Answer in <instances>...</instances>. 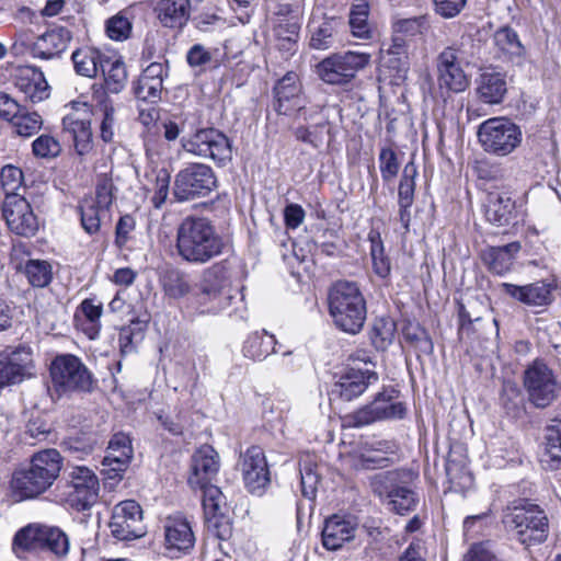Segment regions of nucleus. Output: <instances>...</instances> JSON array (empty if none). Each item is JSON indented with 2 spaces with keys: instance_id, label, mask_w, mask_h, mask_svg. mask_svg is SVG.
<instances>
[{
  "instance_id": "obj_63",
  "label": "nucleus",
  "mask_w": 561,
  "mask_h": 561,
  "mask_svg": "<svg viewBox=\"0 0 561 561\" xmlns=\"http://www.w3.org/2000/svg\"><path fill=\"white\" fill-rule=\"evenodd\" d=\"M379 168L382 180L389 182L399 172V163L396 152L391 148H382L379 153Z\"/></svg>"
},
{
  "instance_id": "obj_52",
  "label": "nucleus",
  "mask_w": 561,
  "mask_h": 561,
  "mask_svg": "<svg viewBox=\"0 0 561 561\" xmlns=\"http://www.w3.org/2000/svg\"><path fill=\"white\" fill-rule=\"evenodd\" d=\"M371 243L370 255L375 273L386 278L390 274V260L385 255L383 245L379 232L371 231L368 236Z\"/></svg>"
},
{
  "instance_id": "obj_55",
  "label": "nucleus",
  "mask_w": 561,
  "mask_h": 561,
  "mask_svg": "<svg viewBox=\"0 0 561 561\" xmlns=\"http://www.w3.org/2000/svg\"><path fill=\"white\" fill-rule=\"evenodd\" d=\"M48 550L57 557H65L69 551L68 536L57 527L45 526L43 551Z\"/></svg>"
},
{
  "instance_id": "obj_12",
  "label": "nucleus",
  "mask_w": 561,
  "mask_h": 561,
  "mask_svg": "<svg viewBox=\"0 0 561 561\" xmlns=\"http://www.w3.org/2000/svg\"><path fill=\"white\" fill-rule=\"evenodd\" d=\"M231 265L222 260L202 271L197 285V299L201 305L211 304L207 311L217 312L222 307L225 289L230 286Z\"/></svg>"
},
{
  "instance_id": "obj_30",
  "label": "nucleus",
  "mask_w": 561,
  "mask_h": 561,
  "mask_svg": "<svg viewBox=\"0 0 561 561\" xmlns=\"http://www.w3.org/2000/svg\"><path fill=\"white\" fill-rule=\"evenodd\" d=\"M477 95L480 101L490 105L501 104L507 93L505 77L500 72L486 71L477 79Z\"/></svg>"
},
{
  "instance_id": "obj_32",
  "label": "nucleus",
  "mask_w": 561,
  "mask_h": 561,
  "mask_svg": "<svg viewBox=\"0 0 561 561\" xmlns=\"http://www.w3.org/2000/svg\"><path fill=\"white\" fill-rule=\"evenodd\" d=\"M343 26L341 20L329 19L320 23L312 22L310 28V46L314 49H329L342 42L340 28Z\"/></svg>"
},
{
  "instance_id": "obj_25",
  "label": "nucleus",
  "mask_w": 561,
  "mask_h": 561,
  "mask_svg": "<svg viewBox=\"0 0 561 561\" xmlns=\"http://www.w3.org/2000/svg\"><path fill=\"white\" fill-rule=\"evenodd\" d=\"M71 38L72 35L68 28L64 26L50 27L33 43L32 55L41 59L59 57L67 49Z\"/></svg>"
},
{
  "instance_id": "obj_33",
  "label": "nucleus",
  "mask_w": 561,
  "mask_h": 561,
  "mask_svg": "<svg viewBox=\"0 0 561 561\" xmlns=\"http://www.w3.org/2000/svg\"><path fill=\"white\" fill-rule=\"evenodd\" d=\"M485 217L499 227L511 225L516 218L515 201L506 194H490Z\"/></svg>"
},
{
  "instance_id": "obj_38",
  "label": "nucleus",
  "mask_w": 561,
  "mask_h": 561,
  "mask_svg": "<svg viewBox=\"0 0 561 561\" xmlns=\"http://www.w3.org/2000/svg\"><path fill=\"white\" fill-rule=\"evenodd\" d=\"M45 526L28 525L20 529L13 538L12 547L16 554L20 552L43 551Z\"/></svg>"
},
{
  "instance_id": "obj_21",
  "label": "nucleus",
  "mask_w": 561,
  "mask_h": 561,
  "mask_svg": "<svg viewBox=\"0 0 561 561\" xmlns=\"http://www.w3.org/2000/svg\"><path fill=\"white\" fill-rule=\"evenodd\" d=\"M449 53L440 51L436 58L438 88L442 92L459 93L469 87V79L462 69L463 64Z\"/></svg>"
},
{
  "instance_id": "obj_15",
  "label": "nucleus",
  "mask_w": 561,
  "mask_h": 561,
  "mask_svg": "<svg viewBox=\"0 0 561 561\" xmlns=\"http://www.w3.org/2000/svg\"><path fill=\"white\" fill-rule=\"evenodd\" d=\"M2 215L9 229L21 237H33L39 224L31 204L20 194L5 196L2 205Z\"/></svg>"
},
{
  "instance_id": "obj_46",
  "label": "nucleus",
  "mask_w": 561,
  "mask_h": 561,
  "mask_svg": "<svg viewBox=\"0 0 561 561\" xmlns=\"http://www.w3.org/2000/svg\"><path fill=\"white\" fill-rule=\"evenodd\" d=\"M24 274L33 287L43 288L53 279L51 265L44 260H28L24 265Z\"/></svg>"
},
{
  "instance_id": "obj_49",
  "label": "nucleus",
  "mask_w": 561,
  "mask_h": 561,
  "mask_svg": "<svg viewBox=\"0 0 561 561\" xmlns=\"http://www.w3.org/2000/svg\"><path fill=\"white\" fill-rule=\"evenodd\" d=\"M500 403L506 413L518 417L523 412V397L515 382L504 381L500 394Z\"/></svg>"
},
{
  "instance_id": "obj_62",
  "label": "nucleus",
  "mask_w": 561,
  "mask_h": 561,
  "mask_svg": "<svg viewBox=\"0 0 561 561\" xmlns=\"http://www.w3.org/2000/svg\"><path fill=\"white\" fill-rule=\"evenodd\" d=\"M134 450L131 453H125L121 450H106V455L103 458L102 465L108 468V471L114 472V477L119 476L124 472L130 463Z\"/></svg>"
},
{
  "instance_id": "obj_8",
  "label": "nucleus",
  "mask_w": 561,
  "mask_h": 561,
  "mask_svg": "<svg viewBox=\"0 0 561 561\" xmlns=\"http://www.w3.org/2000/svg\"><path fill=\"white\" fill-rule=\"evenodd\" d=\"M371 55L365 51H345L328 56L317 66L319 78L328 84L350 83L358 71L370 64Z\"/></svg>"
},
{
  "instance_id": "obj_1",
  "label": "nucleus",
  "mask_w": 561,
  "mask_h": 561,
  "mask_svg": "<svg viewBox=\"0 0 561 561\" xmlns=\"http://www.w3.org/2000/svg\"><path fill=\"white\" fill-rule=\"evenodd\" d=\"M226 243L213 221L203 216H186L176 228L179 256L193 265H203L224 253Z\"/></svg>"
},
{
  "instance_id": "obj_20",
  "label": "nucleus",
  "mask_w": 561,
  "mask_h": 561,
  "mask_svg": "<svg viewBox=\"0 0 561 561\" xmlns=\"http://www.w3.org/2000/svg\"><path fill=\"white\" fill-rule=\"evenodd\" d=\"M220 460L210 445H203L192 456L191 473L187 482L192 489L213 483L218 474Z\"/></svg>"
},
{
  "instance_id": "obj_43",
  "label": "nucleus",
  "mask_w": 561,
  "mask_h": 561,
  "mask_svg": "<svg viewBox=\"0 0 561 561\" xmlns=\"http://www.w3.org/2000/svg\"><path fill=\"white\" fill-rule=\"evenodd\" d=\"M369 7L365 0H356L350 13V28L353 36L358 38H370L371 28L368 23Z\"/></svg>"
},
{
  "instance_id": "obj_2",
  "label": "nucleus",
  "mask_w": 561,
  "mask_h": 561,
  "mask_svg": "<svg viewBox=\"0 0 561 561\" xmlns=\"http://www.w3.org/2000/svg\"><path fill=\"white\" fill-rule=\"evenodd\" d=\"M61 456L56 449H45L33 455L30 463L15 470L10 481L16 501L33 499L47 491L59 477Z\"/></svg>"
},
{
  "instance_id": "obj_23",
  "label": "nucleus",
  "mask_w": 561,
  "mask_h": 561,
  "mask_svg": "<svg viewBox=\"0 0 561 561\" xmlns=\"http://www.w3.org/2000/svg\"><path fill=\"white\" fill-rule=\"evenodd\" d=\"M301 87L299 77L294 71H288L274 85L273 108L279 115H289L293 111L302 107L300 102Z\"/></svg>"
},
{
  "instance_id": "obj_41",
  "label": "nucleus",
  "mask_w": 561,
  "mask_h": 561,
  "mask_svg": "<svg viewBox=\"0 0 561 561\" xmlns=\"http://www.w3.org/2000/svg\"><path fill=\"white\" fill-rule=\"evenodd\" d=\"M396 332V322L389 317H380L374 320L369 339L376 350L385 351L392 344Z\"/></svg>"
},
{
  "instance_id": "obj_26",
  "label": "nucleus",
  "mask_w": 561,
  "mask_h": 561,
  "mask_svg": "<svg viewBox=\"0 0 561 561\" xmlns=\"http://www.w3.org/2000/svg\"><path fill=\"white\" fill-rule=\"evenodd\" d=\"M501 286L506 295L527 306L542 307L552 302L553 286L543 280L524 286L503 283Z\"/></svg>"
},
{
  "instance_id": "obj_22",
  "label": "nucleus",
  "mask_w": 561,
  "mask_h": 561,
  "mask_svg": "<svg viewBox=\"0 0 561 561\" xmlns=\"http://www.w3.org/2000/svg\"><path fill=\"white\" fill-rule=\"evenodd\" d=\"M13 80L15 88L24 94L25 100L34 104L49 98L50 87L42 70L34 66L16 68Z\"/></svg>"
},
{
  "instance_id": "obj_19",
  "label": "nucleus",
  "mask_w": 561,
  "mask_h": 561,
  "mask_svg": "<svg viewBox=\"0 0 561 561\" xmlns=\"http://www.w3.org/2000/svg\"><path fill=\"white\" fill-rule=\"evenodd\" d=\"M377 381L378 374L374 369L350 367L333 385L331 392L345 401H351L363 394L368 386Z\"/></svg>"
},
{
  "instance_id": "obj_44",
  "label": "nucleus",
  "mask_w": 561,
  "mask_h": 561,
  "mask_svg": "<svg viewBox=\"0 0 561 561\" xmlns=\"http://www.w3.org/2000/svg\"><path fill=\"white\" fill-rule=\"evenodd\" d=\"M300 25L296 21H286L275 27L277 48L287 55H291L297 49Z\"/></svg>"
},
{
  "instance_id": "obj_59",
  "label": "nucleus",
  "mask_w": 561,
  "mask_h": 561,
  "mask_svg": "<svg viewBox=\"0 0 561 561\" xmlns=\"http://www.w3.org/2000/svg\"><path fill=\"white\" fill-rule=\"evenodd\" d=\"M114 184L112 179L107 174H101L98 176L95 186V197L84 198L85 201H93L99 207L107 209L115 198L114 196Z\"/></svg>"
},
{
  "instance_id": "obj_61",
  "label": "nucleus",
  "mask_w": 561,
  "mask_h": 561,
  "mask_svg": "<svg viewBox=\"0 0 561 561\" xmlns=\"http://www.w3.org/2000/svg\"><path fill=\"white\" fill-rule=\"evenodd\" d=\"M301 491L304 496L313 497L320 481L317 466L305 461L300 467Z\"/></svg>"
},
{
  "instance_id": "obj_60",
  "label": "nucleus",
  "mask_w": 561,
  "mask_h": 561,
  "mask_svg": "<svg viewBox=\"0 0 561 561\" xmlns=\"http://www.w3.org/2000/svg\"><path fill=\"white\" fill-rule=\"evenodd\" d=\"M0 181L5 196L18 194L16 191L23 183V172L18 167L7 164L1 169Z\"/></svg>"
},
{
  "instance_id": "obj_39",
  "label": "nucleus",
  "mask_w": 561,
  "mask_h": 561,
  "mask_svg": "<svg viewBox=\"0 0 561 561\" xmlns=\"http://www.w3.org/2000/svg\"><path fill=\"white\" fill-rule=\"evenodd\" d=\"M81 226L89 234L100 231L101 226L110 220V211L99 207L93 201L83 199L79 206Z\"/></svg>"
},
{
  "instance_id": "obj_34",
  "label": "nucleus",
  "mask_w": 561,
  "mask_h": 561,
  "mask_svg": "<svg viewBox=\"0 0 561 561\" xmlns=\"http://www.w3.org/2000/svg\"><path fill=\"white\" fill-rule=\"evenodd\" d=\"M158 19L165 27H182L191 13L190 0H160L157 4Z\"/></svg>"
},
{
  "instance_id": "obj_18",
  "label": "nucleus",
  "mask_w": 561,
  "mask_h": 561,
  "mask_svg": "<svg viewBox=\"0 0 561 561\" xmlns=\"http://www.w3.org/2000/svg\"><path fill=\"white\" fill-rule=\"evenodd\" d=\"M62 131L72 140L78 154L84 156L93 148L91 121L87 104L62 118Z\"/></svg>"
},
{
  "instance_id": "obj_9",
  "label": "nucleus",
  "mask_w": 561,
  "mask_h": 561,
  "mask_svg": "<svg viewBox=\"0 0 561 561\" xmlns=\"http://www.w3.org/2000/svg\"><path fill=\"white\" fill-rule=\"evenodd\" d=\"M217 186V179L209 165L190 163L178 172L173 195L178 202H187L208 196Z\"/></svg>"
},
{
  "instance_id": "obj_7",
  "label": "nucleus",
  "mask_w": 561,
  "mask_h": 561,
  "mask_svg": "<svg viewBox=\"0 0 561 561\" xmlns=\"http://www.w3.org/2000/svg\"><path fill=\"white\" fill-rule=\"evenodd\" d=\"M53 389L59 394L90 392L93 376L81 359L71 354L57 356L50 365Z\"/></svg>"
},
{
  "instance_id": "obj_58",
  "label": "nucleus",
  "mask_w": 561,
  "mask_h": 561,
  "mask_svg": "<svg viewBox=\"0 0 561 561\" xmlns=\"http://www.w3.org/2000/svg\"><path fill=\"white\" fill-rule=\"evenodd\" d=\"M204 519L205 526L211 536L220 540H226L231 536L232 525L225 512L206 515Z\"/></svg>"
},
{
  "instance_id": "obj_54",
  "label": "nucleus",
  "mask_w": 561,
  "mask_h": 561,
  "mask_svg": "<svg viewBox=\"0 0 561 561\" xmlns=\"http://www.w3.org/2000/svg\"><path fill=\"white\" fill-rule=\"evenodd\" d=\"M197 489L203 492L202 504L204 508V516L224 512L226 510V496L217 485L207 483L204 486H197Z\"/></svg>"
},
{
  "instance_id": "obj_50",
  "label": "nucleus",
  "mask_w": 561,
  "mask_h": 561,
  "mask_svg": "<svg viewBox=\"0 0 561 561\" xmlns=\"http://www.w3.org/2000/svg\"><path fill=\"white\" fill-rule=\"evenodd\" d=\"M404 340L421 352L428 354L433 352V342L428 333L419 323L408 321L402 328Z\"/></svg>"
},
{
  "instance_id": "obj_14",
  "label": "nucleus",
  "mask_w": 561,
  "mask_h": 561,
  "mask_svg": "<svg viewBox=\"0 0 561 561\" xmlns=\"http://www.w3.org/2000/svg\"><path fill=\"white\" fill-rule=\"evenodd\" d=\"M112 535L118 540H134L146 534L141 506L134 500L116 504L110 522Z\"/></svg>"
},
{
  "instance_id": "obj_4",
  "label": "nucleus",
  "mask_w": 561,
  "mask_h": 561,
  "mask_svg": "<svg viewBox=\"0 0 561 561\" xmlns=\"http://www.w3.org/2000/svg\"><path fill=\"white\" fill-rule=\"evenodd\" d=\"M329 311L334 324L350 334L362 331L367 318L366 299L355 282L339 280L329 291Z\"/></svg>"
},
{
  "instance_id": "obj_64",
  "label": "nucleus",
  "mask_w": 561,
  "mask_h": 561,
  "mask_svg": "<svg viewBox=\"0 0 561 561\" xmlns=\"http://www.w3.org/2000/svg\"><path fill=\"white\" fill-rule=\"evenodd\" d=\"M130 31V21L122 14H116L106 22V33L108 37L114 41H124L128 38Z\"/></svg>"
},
{
  "instance_id": "obj_11",
  "label": "nucleus",
  "mask_w": 561,
  "mask_h": 561,
  "mask_svg": "<svg viewBox=\"0 0 561 561\" xmlns=\"http://www.w3.org/2000/svg\"><path fill=\"white\" fill-rule=\"evenodd\" d=\"M398 391L385 389L378 392L375 399L367 405L347 415L348 424L353 427H363L375 422L390 419H403L405 407L397 401Z\"/></svg>"
},
{
  "instance_id": "obj_47",
  "label": "nucleus",
  "mask_w": 561,
  "mask_h": 561,
  "mask_svg": "<svg viewBox=\"0 0 561 561\" xmlns=\"http://www.w3.org/2000/svg\"><path fill=\"white\" fill-rule=\"evenodd\" d=\"M104 82L107 91L119 93L127 82V71L125 64L117 58L110 56V62L105 67Z\"/></svg>"
},
{
  "instance_id": "obj_37",
  "label": "nucleus",
  "mask_w": 561,
  "mask_h": 561,
  "mask_svg": "<svg viewBox=\"0 0 561 561\" xmlns=\"http://www.w3.org/2000/svg\"><path fill=\"white\" fill-rule=\"evenodd\" d=\"M409 48V41L392 37L391 44L387 49L385 65L394 71V76L399 80L404 79L410 69Z\"/></svg>"
},
{
  "instance_id": "obj_24",
  "label": "nucleus",
  "mask_w": 561,
  "mask_h": 561,
  "mask_svg": "<svg viewBox=\"0 0 561 561\" xmlns=\"http://www.w3.org/2000/svg\"><path fill=\"white\" fill-rule=\"evenodd\" d=\"M165 67L161 62H151L134 84V94L138 100L156 104L161 99Z\"/></svg>"
},
{
  "instance_id": "obj_5",
  "label": "nucleus",
  "mask_w": 561,
  "mask_h": 561,
  "mask_svg": "<svg viewBox=\"0 0 561 561\" xmlns=\"http://www.w3.org/2000/svg\"><path fill=\"white\" fill-rule=\"evenodd\" d=\"M527 401L536 409L552 407L561 397V381L542 359L533 360L523 373Z\"/></svg>"
},
{
  "instance_id": "obj_3",
  "label": "nucleus",
  "mask_w": 561,
  "mask_h": 561,
  "mask_svg": "<svg viewBox=\"0 0 561 561\" xmlns=\"http://www.w3.org/2000/svg\"><path fill=\"white\" fill-rule=\"evenodd\" d=\"M502 523L519 543L530 547L545 542L549 534L546 512L527 499L510 502L503 510Z\"/></svg>"
},
{
  "instance_id": "obj_17",
  "label": "nucleus",
  "mask_w": 561,
  "mask_h": 561,
  "mask_svg": "<svg viewBox=\"0 0 561 561\" xmlns=\"http://www.w3.org/2000/svg\"><path fill=\"white\" fill-rule=\"evenodd\" d=\"M241 459L247 489L253 494L262 495L270 483V471L263 449L259 446H251Z\"/></svg>"
},
{
  "instance_id": "obj_6",
  "label": "nucleus",
  "mask_w": 561,
  "mask_h": 561,
  "mask_svg": "<svg viewBox=\"0 0 561 561\" xmlns=\"http://www.w3.org/2000/svg\"><path fill=\"white\" fill-rule=\"evenodd\" d=\"M477 136L482 149L499 158L514 152L523 140L520 127L504 116L492 117L481 123Z\"/></svg>"
},
{
  "instance_id": "obj_42",
  "label": "nucleus",
  "mask_w": 561,
  "mask_h": 561,
  "mask_svg": "<svg viewBox=\"0 0 561 561\" xmlns=\"http://www.w3.org/2000/svg\"><path fill=\"white\" fill-rule=\"evenodd\" d=\"M387 505L390 511L404 515L415 510L419 499L414 491L405 486H393L387 492Z\"/></svg>"
},
{
  "instance_id": "obj_56",
  "label": "nucleus",
  "mask_w": 561,
  "mask_h": 561,
  "mask_svg": "<svg viewBox=\"0 0 561 561\" xmlns=\"http://www.w3.org/2000/svg\"><path fill=\"white\" fill-rule=\"evenodd\" d=\"M12 125L18 135L22 137H31L41 130L43 119L36 112L21 110L12 121Z\"/></svg>"
},
{
  "instance_id": "obj_57",
  "label": "nucleus",
  "mask_w": 561,
  "mask_h": 561,
  "mask_svg": "<svg viewBox=\"0 0 561 561\" xmlns=\"http://www.w3.org/2000/svg\"><path fill=\"white\" fill-rule=\"evenodd\" d=\"M417 168L413 161L408 162L401 175L398 188V203L413 204Z\"/></svg>"
},
{
  "instance_id": "obj_29",
  "label": "nucleus",
  "mask_w": 561,
  "mask_h": 561,
  "mask_svg": "<svg viewBox=\"0 0 561 561\" xmlns=\"http://www.w3.org/2000/svg\"><path fill=\"white\" fill-rule=\"evenodd\" d=\"M165 547L171 553H186L193 547L195 537L187 520L169 518L164 526Z\"/></svg>"
},
{
  "instance_id": "obj_13",
  "label": "nucleus",
  "mask_w": 561,
  "mask_h": 561,
  "mask_svg": "<svg viewBox=\"0 0 561 561\" xmlns=\"http://www.w3.org/2000/svg\"><path fill=\"white\" fill-rule=\"evenodd\" d=\"M67 502L77 511L90 508L99 494V479L85 466H76L67 474Z\"/></svg>"
},
{
  "instance_id": "obj_10",
  "label": "nucleus",
  "mask_w": 561,
  "mask_h": 561,
  "mask_svg": "<svg viewBox=\"0 0 561 561\" xmlns=\"http://www.w3.org/2000/svg\"><path fill=\"white\" fill-rule=\"evenodd\" d=\"M181 142L186 152L211 159L220 165H226L232 159L229 138L215 128L199 129L188 138L183 137Z\"/></svg>"
},
{
  "instance_id": "obj_36",
  "label": "nucleus",
  "mask_w": 561,
  "mask_h": 561,
  "mask_svg": "<svg viewBox=\"0 0 561 561\" xmlns=\"http://www.w3.org/2000/svg\"><path fill=\"white\" fill-rule=\"evenodd\" d=\"M277 341L267 331H255L248 335L243 343V355L252 360H263L270 354L276 353Z\"/></svg>"
},
{
  "instance_id": "obj_40",
  "label": "nucleus",
  "mask_w": 561,
  "mask_h": 561,
  "mask_svg": "<svg viewBox=\"0 0 561 561\" xmlns=\"http://www.w3.org/2000/svg\"><path fill=\"white\" fill-rule=\"evenodd\" d=\"M481 48L480 39L473 38L470 34H463L458 42L445 47L442 51H451V57H456V60L468 66L474 64Z\"/></svg>"
},
{
  "instance_id": "obj_16",
  "label": "nucleus",
  "mask_w": 561,
  "mask_h": 561,
  "mask_svg": "<svg viewBox=\"0 0 561 561\" xmlns=\"http://www.w3.org/2000/svg\"><path fill=\"white\" fill-rule=\"evenodd\" d=\"M33 352L27 345L0 354V388L22 382L31 376Z\"/></svg>"
},
{
  "instance_id": "obj_35",
  "label": "nucleus",
  "mask_w": 561,
  "mask_h": 561,
  "mask_svg": "<svg viewBox=\"0 0 561 561\" xmlns=\"http://www.w3.org/2000/svg\"><path fill=\"white\" fill-rule=\"evenodd\" d=\"M541 462L550 470L561 468V419H553L546 426Z\"/></svg>"
},
{
  "instance_id": "obj_31",
  "label": "nucleus",
  "mask_w": 561,
  "mask_h": 561,
  "mask_svg": "<svg viewBox=\"0 0 561 561\" xmlns=\"http://www.w3.org/2000/svg\"><path fill=\"white\" fill-rule=\"evenodd\" d=\"M520 249V243L517 241L501 247H490L482 252L481 259L490 272L504 275L511 271L515 255Z\"/></svg>"
},
{
  "instance_id": "obj_48",
  "label": "nucleus",
  "mask_w": 561,
  "mask_h": 561,
  "mask_svg": "<svg viewBox=\"0 0 561 561\" xmlns=\"http://www.w3.org/2000/svg\"><path fill=\"white\" fill-rule=\"evenodd\" d=\"M163 288L168 296L181 298L191 291L192 285L187 274L180 270H170L163 278Z\"/></svg>"
},
{
  "instance_id": "obj_27",
  "label": "nucleus",
  "mask_w": 561,
  "mask_h": 561,
  "mask_svg": "<svg viewBox=\"0 0 561 561\" xmlns=\"http://www.w3.org/2000/svg\"><path fill=\"white\" fill-rule=\"evenodd\" d=\"M356 530L353 520L333 515L325 520L322 529L323 547L328 550H337L344 542L354 539Z\"/></svg>"
},
{
  "instance_id": "obj_28",
  "label": "nucleus",
  "mask_w": 561,
  "mask_h": 561,
  "mask_svg": "<svg viewBox=\"0 0 561 561\" xmlns=\"http://www.w3.org/2000/svg\"><path fill=\"white\" fill-rule=\"evenodd\" d=\"M71 59L76 73L91 79L95 78L99 72L105 73V67L110 62L108 55L90 46L76 49Z\"/></svg>"
},
{
  "instance_id": "obj_53",
  "label": "nucleus",
  "mask_w": 561,
  "mask_h": 561,
  "mask_svg": "<svg viewBox=\"0 0 561 561\" xmlns=\"http://www.w3.org/2000/svg\"><path fill=\"white\" fill-rule=\"evenodd\" d=\"M146 324L140 320H133L130 324L123 327L118 334V344L122 353H131L135 345L144 339Z\"/></svg>"
},
{
  "instance_id": "obj_51",
  "label": "nucleus",
  "mask_w": 561,
  "mask_h": 561,
  "mask_svg": "<svg viewBox=\"0 0 561 561\" xmlns=\"http://www.w3.org/2000/svg\"><path fill=\"white\" fill-rule=\"evenodd\" d=\"M427 20L425 16H414L397 20L392 24L393 36L403 41L423 34L427 30Z\"/></svg>"
},
{
  "instance_id": "obj_45",
  "label": "nucleus",
  "mask_w": 561,
  "mask_h": 561,
  "mask_svg": "<svg viewBox=\"0 0 561 561\" xmlns=\"http://www.w3.org/2000/svg\"><path fill=\"white\" fill-rule=\"evenodd\" d=\"M494 43L504 55L508 56L510 59L513 57H520L523 55L524 47L518 35L508 26L501 27L495 32Z\"/></svg>"
}]
</instances>
